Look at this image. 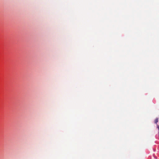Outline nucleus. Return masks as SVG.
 <instances>
[{
  "mask_svg": "<svg viewBox=\"0 0 159 159\" xmlns=\"http://www.w3.org/2000/svg\"><path fill=\"white\" fill-rule=\"evenodd\" d=\"M158 122V120H156L155 123L157 124Z\"/></svg>",
  "mask_w": 159,
  "mask_h": 159,
  "instance_id": "f257e3e1",
  "label": "nucleus"
}]
</instances>
